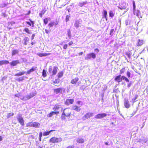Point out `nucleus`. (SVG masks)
<instances>
[{
	"label": "nucleus",
	"instance_id": "f257e3e1",
	"mask_svg": "<svg viewBox=\"0 0 148 148\" xmlns=\"http://www.w3.org/2000/svg\"><path fill=\"white\" fill-rule=\"evenodd\" d=\"M58 70V68L56 66H50L48 71L52 76H53L56 74Z\"/></svg>",
	"mask_w": 148,
	"mask_h": 148
},
{
	"label": "nucleus",
	"instance_id": "f03ea898",
	"mask_svg": "<svg viewBox=\"0 0 148 148\" xmlns=\"http://www.w3.org/2000/svg\"><path fill=\"white\" fill-rule=\"evenodd\" d=\"M62 138H57L54 137L51 138L49 140V142L52 143H57L61 142Z\"/></svg>",
	"mask_w": 148,
	"mask_h": 148
},
{
	"label": "nucleus",
	"instance_id": "7ed1b4c3",
	"mask_svg": "<svg viewBox=\"0 0 148 148\" xmlns=\"http://www.w3.org/2000/svg\"><path fill=\"white\" fill-rule=\"evenodd\" d=\"M62 113L63 115L68 117L70 116V115L71 114V110L69 108H65L64 109Z\"/></svg>",
	"mask_w": 148,
	"mask_h": 148
},
{
	"label": "nucleus",
	"instance_id": "20e7f679",
	"mask_svg": "<svg viewBox=\"0 0 148 148\" xmlns=\"http://www.w3.org/2000/svg\"><path fill=\"white\" fill-rule=\"evenodd\" d=\"M17 120L21 125L23 126L24 125V121L22 115L21 114H18L16 116Z\"/></svg>",
	"mask_w": 148,
	"mask_h": 148
},
{
	"label": "nucleus",
	"instance_id": "39448f33",
	"mask_svg": "<svg viewBox=\"0 0 148 148\" xmlns=\"http://www.w3.org/2000/svg\"><path fill=\"white\" fill-rule=\"evenodd\" d=\"M96 55L95 53H91L87 54L85 57V59L86 60H88L90 59L91 58L93 59H95L96 58Z\"/></svg>",
	"mask_w": 148,
	"mask_h": 148
},
{
	"label": "nucleus",
	"instance_id": "423d86ee",
	"mask_svg": "<svg viewBox=\"0 0 148 148\" xmlns=\"http://www.w3.org/2000/svg\"><path fill=\"white\" fill-rule=\"evenodd\" d=\"M65 91V89L62 88H58L54 89V92L56 94H58L59 93H63Z\"/></svg>",
	"mask_w": 148,
	"mask_h": 148
},
{
	"label": "nucleus",
	"instance_id": "0eeeda50",
	"mask_svg": "<svg viewBox=\"0 0 148 148\" xmlns=\"http://www.w3.org/2000/svg\"><path fill=\"white\" fill-rule=\"evenodd\" d=\"M107 116V114L106 113H100L96 115L95 116V118L96 119H101Z\"/></svg>",
	"mask_w": 148,
	"mask_h": 148
},
{
	"label": "nucleus",
	"instance_id": "6e6552de",
	"mask_svg": "<svg viewBox=\"0 0 148 148\" xmlns=\"http://www.w3.org/2000/svg\"><path fill=\"white\" fill-rule=\"evenodd\" d=\"M72 109L74 110L77 112H79L81 110V108L79 106H78L76 105H74L73 106Z\"/></svg>",
	"mask_w": 148,
	"mask_h": 148
},
{
	"label": "nucleus",
	"instance_id": "1a4fd4ad",
	"mask_svg": "<svg viewBox=\"0 0 148 148\" xmlns=\"http://www.w3.org/2000/svg\"><path fill=\"white\" fill-rule=\"evenodd\" d=\"M81 24V22L79 20H76L75 21L74 24V26L77 28L80 27V24Z\"/></svg>",
	"mask_w": 148,
	"mask_h": 148
},
{
	"label": "nucleus",
	"instance_id": "9d476101",
	"mask_svg": "<svg viewBox=\"0 0 148 148\" xmlns=\"http://www.w3.org/2000/svg\"><path fill=\"white\" fill-rule=\"evenodd\" d=\"M74 101V99H67L66 100L65 104L66 105L68 106L70 104H73Z\"/></svg>",
	"mask_w": 148,
	"mask_h": 148
},
{
	"label": "nucleus",
	"instance_id": "9b49d317",
	"mask_svg": "<svg viewBox=\"0 0 148 148\" xmlns=\"http://www.w3.org/2000/svg\"><path fill=\"white\" fill-rule=\"evenodd\" d=\"M114 80L116 81L119 83L121 82L123 80V79H122V76L121 77V75H118L114 79Z\"/></svg>",
	"mask_w": 148,
	"mask_h": 148
},
{
	"label": "nucleus",
	"instance_id": "f8f14e48",
	"mask_svg": "<svg viewBox=\"0 0 148 148\" xmlns=\"http://www.w3.org/2000/svg\"><path fill=\"white\" fill-rule=\"evenodd\" d=\"M124 106L127 108H129L130 107V105L129 103V101L127 99H125L124 100Z\"/></svg>",
	"mask_w": 148,
	"mask_h": 148
},
{
	"label": "nucleus",
	"instance_id": "ddd939ff",
	"mask_svg": "<svg viewBox=\"0 0 148 148\" xmlns=\"http://www.w3.org/2000/svg\"><path fill=\"white\" fill-rule=\"evenodd\" d=\"M20 62L19 60L13 61L12 62L10 63V64L11 66H15L18 64H19Z\"/></svg>",
	"mask_w": 148,
	"mask_h": 148
},
{
	"label": "nucleus",
	"instance_id": "4468645a",
	"mask_svg": "<svg viewBox=\"0 0 148 148\" xmlns=\"http://www.w3.org/2000/svg\"><path fill=\"white\" fill-rule=\"evenodd\" d=\"M36 67H33L31 69L27 71L26 73V74H30L31 73L36 70Z\"/></svg>",
	"mask_w": 148,
	"mask_h": 148
},
{
	"label": "nucleus",
	"instance_id": "2eb2a0df",
	"mask_svg": "<svg viewBox=\"0 0 148 148\" xmlns=\"http://www.w3.org/2000/svg\"><path fill=\"white\" fill-rule=\"evenodd\" d=\"M60 108H61L62 109V108L61 107V105L57 104L55 105L53 109L54 111H57Z\"/></svg>",
	"mask_w": 148,
	"mask_h": 148
},
{
	"label": "nucleus",
	"instance_id": "dca6fc26",
	"mask_svg": "<svg viewBox=\"0 0 148 148\" xmlns=\"http://www.w3.org/2000/svg\"><path fill=\"white\" fill-rule=\"evenodd\" d=\"M144 43V41L143 40H140L138 39V41L137 45L138 46H141Z\"/></svg>",
	"mask_w": 148,
	"mask_h": 148
},
{
	"label": "nucleus",
	"instance_id": "f3484780",
	"mask_svg": "<svg viewBox=\"0 0 148 148\" xmlns=\"http://www.w3.org/2000/svg\"><path fill=\"white\" fill-rule=\"evenodd\" d=\"M93 114V113L88 112L85 115V116L86 119H88L90 118V117L92 116Z\"/></svg>",
	"mask_w": 148,
	"mask_h": 148
},
{
	"label": "nucleus",
	"instance_id": "a211bd4d",
	"mask_svg": "<svg viewBox=\"0 0 148 148\" xmlns=\"http://www.w3.org/2000/svg\"><path fill=\"white\" fill-rule=\"evenodd\" d=\"M79 79V78L77 77H76L71 80V83L72 84H75L78 81Z\"/></svg>",
	"mask_w": 148,
	"mask_h": 148
},
{
	"label": "nucleus",
	"instance_id": "6ab92c4d",
	"mask_svg": "<svg viewBox=\"0 0 148 148\" xmlns=\"http://www.w3.org/2000/svg\"><path fill=\"white\" fill-rule=\"evenodd\" d=\"M9 63L8 61L7 60H2L0 61V66L4 64H7Z\"/></svg>",
	"mask_w": 148,
	"mask_h": 148
},
{
	"label": "nucleus",
	"instance_id": "aec40b11",
	"mask_svg": "<svg viewBox=\"0 0 148 148\" xmlns=\"http://www.w3.org/2000/svg\"><path fill=\"white\" fill-rule=\"evenodd\" d=\"M19 52L18 50L17 49H14L12 51V55L13 56L17 54H18Z\"/></svg>",
	"mask_w": 148,
	"mask_h": 148
},
{
	"label": "nucleus",
	"instance_id": "412c9836",
	"mask_svg": "<svg viewBox=\"0 0 148 148\" xmlns=\"http://www.w3.org/2000/svg\"><path fill=\"white\" fill-rule=\"evenodd\" d=\"M33 127H39L40 125V124L36 122H33Z\"/></svg>",
	"mask_w": 148,
	"mask_h": 148
},
{
	"label": "nucleus",
	"instance_id": "4be33fe9",
	"mask_svg": "<svg viewBox=\"0 0 148 148\" xmlns=\"http://www.w3.org/2000/svg\"><path fill=\"white\" fill-rule=\"evenodd\" d=\"M24 40V44L25 45H26L27 44V42L29 40V39L27 37H25L23 39Z\"/></svg>",
	"mask_w": 148,
	"mask_h": 148
},
{
	"label": "nucleus",
	"instance_id": "5701e85b",
	"mask_svg": "<svg viewBox=\"0 0 148 148\" xmlns=\"http://www.w3.org/2000/svg\"><path fill=\"white\" fill-rule=\"evenodd\" d=\"M26 72L25 71H23L22 72H20L16 74L15 75V76H20L22 75H24Z\"/></svg>",
	"mask_w": 148,
	"mask_h": 148
},
{
	"label": "nucleus",
	"instance_id": "b1692460",
	"mask_svg": "<svg viewBox=\"0 0 148 148\" xmlns=\"http://www.w3.org/2000/svg\"><path fill=\"white\" fill-rule=\"evenodd\" d=\"M87 3V1L85 2H80L79 4V5L80 7H82L85 5Z\"/></svg>",
	"mask_w": 148,
	"mask_h": 148
},
{
	"label": "nucleus",
	"instance_id": "393cba45",
	"mask_svg": "<svg viewBox=\"0 0 148 148\" xmlns=\"http://www.w3.org/2000/svg\"><path fill=\"white\" fill-rule=\"evenodd\" d=\"M23 31H25L26 33L29 34H31L32 33L31 31L29 30L27 28H25Z\"/></svg>",
	"mask_w": 148,
	"mask_h": 148
},
{
	"label": "nucleus",
	"instance_id": "a878e982",
	"mask_svg": "<svg viewBox=\"0 0 148 148\" xmlns=\"http://www.w3.org/2000/svg\"><path fill=\"white\" fill-rule=\"evenodd\" d=\"M37 94V92L36 91L32 92L29 94V95L31 98L33 97Z\"/></svg>",
	"mask_w": 148,
	"mask_h": 148
},
{
	"label": "nucleus",
	"instance_id": "bb28decb",
	"mask_svg": "<svg viewBox=\"0 0 148 148\" xmlns=\"http://www.w3.org/2000/svg\"><path fill=\"white\" fill-rule=\"evenodd\" d=\"M53 130H51L48 132H44L43 133V136H45L47 135H48L52 131H53Z\"/></svg>",
	"mask_w": 148,
	"mask_h": 148
},
{
	"label": "nucleus",
	"instance_id": "cd10ccee",
	"mask_svg": "<svg viewBox=\"0 0 148 148\" xmlns=\"http://www.w3.org/2000/svg\"><path fill=\"white\" fill-rule=\"evenodd\" d=\"M31 98L29 95V94L26 95L24 97V99L26 100L29 99Z\"/></svg>",
	"mask_w": 148,
	"mask_h": 148
},
{
	"label": "nucleus",
	"instance_id": "c85d7f7f",
	"mask_svg": "<svg viewBox=\"0 0 148 148\" xmlns=\"http://www.w3.org/2000/svg\"><path fill=\"white\" fill-rule=\"evenodd\" d=\"M37 54L40 57L45 56L47 55V54H44L40 53H38Z\"/></svg>",
	"mask_w": 148,
	"mask_h": 148
},
{
	"label": "nucleus",
	"instance_id": "c756f323",
	"mask_svg": "<svg viewBox=\"0 0 148 148\" xmlns=\"http://www.w3.org/2000/svg\"><path fill=\"white\" fill-rule=\"evenodd\" d=\"M63 75V73L62 71H60L58 74V77L59 78L62 77Z\"/></svg>",
	"mask_w": 148,
	"mask_h": 148
},
{
	"label": "nucleus",
	"instance_id": "7c9ffc66",
	"mask_svg": "<svg viewBox=\"0 0 148 148\" xmlns=\"http://www.w3.org/2000/svg\"><path fill=\"white\" fill-rule=\"evenodd\" d=\"M24 80V76L20 77L16 79V80L18 82H20Z\"/></svg>",
	"mask_w": 148,
	"mask_h": 148
},
{
	"label": "nucleus",
	"instance_id": "2f4dec72",
	"mask_svg": "<svg viewBox=\"0 0 148 148\" xmlns=\"http://www.w3.org/2000/svg\"><path fill=\"white\" fill-rule=\"evenodd\" d=\"M77 142L79 143H82L84 142V140L83 139L79 138L77 140Z\"/></svg>",
	"mask_w": 148,
	"mask_h": 148
},
{
	"label": "nucleus",
	"instance_id": "473e14b6",
	"mask_svg": "<svg viewBox=\"0 0 148 148\" xmlns=\"http://www.w3.org/2000/svg\"><path fill=\"white\" fill-rule=\"evenodd\" d=\"M33 123L30 122L27 123L26 125V126L28 127H33Z\"/></svg>",
	"mask_w": 148,
	"mask_h": 148
},
{
	"label": "nucleus",
	"instance_id": "72a5a7b5",
	"mask_svg": "<svg viewBox=\"0 0 148 148\" xmlns=\"http://www.w3.org/2000/svg\"><path fill=\"white\" fill-rule=\"evenodd\" d=\"M122 79H123V80H125L127 82H129V80L127 77L125 76H122Z\"/></svg>",
	"mask_w": 148,
	"mask_h": 148
},
{
	"label": "nucleus",
	"instance_id": "f704fd0d",
	"mask_svg": "<svg viewBox=\"0 0 148 148\" xmlns=\"http://www.w3.org/2000/svg\"><path fill=\"white\" fill-rule=\"evenodd\" d=\"M119 8L121 10L126 9L127 10H128V8H127V9H126V7L125 6H124L123 7L121 6H120L119 7Z\"/></svg>",
	"mask_w": 148,
	"mask_h": 148
},
{
	"label": "nucleus",
	"instance_id": "c9c22d12",
	"mask_svg": "<svg viewBox=\"0 0 148 148\" xmlns=\"http://www.w3.org/2000/svg\"><path fill=\"white\" fill-rule=\"evenodd\" d=\"M42 75L44 77H45L47 76L46 71L45 70L43 69L42 72Z\"/></svg>",
	"mask_w": 148,
	"mask_h": 148
},
{
	"label": "nucleus",
	"instance_id": "e433bc0d",
	"mask_svg": "<svg viewBox=\"0 0 148 148\" xmlns=\"http://www.w3.org/2000/svg\"><path fill=\"white\" fill-rule=\"evenodd\" d=\"M67 35L70 38H71V31L69 29L67 31Z\"/></svg>",
	"mask_w": 148,
	"mask_h": 148
},
{
	"label": "nucleus",
	"instance_id": "4c0bfd02",
	"mask_svg": "<svg viewBox=\"0 0 148 148\" xmlns=\"http://www.w3.org/2000/svg\"><path fill=\"white\" fill-rule=\"evenodd\" d=\"M49 18H46L45 19H44L43 20L44 22V23L46 25L47 24L48 22V19H49Z\"/></svg>",
	"mask_w": 148,
	"mask_h": 148
},
{
	"label": "nucleus",
	"instance_id": "58836bf2",
	"mask_svg": "<svg viewBox=\"0 0 148 148\" xmlns=\"http://www.w3.org/2000/svg\"><path fill=\"white\" fill-rule=\"evenodd\" d=\"M54 25V23H51L48 25V26L49 27V29H50V31L51 29H50V28L51 27H52L53 25Z\"/></svg>",
	"mask_w": 148,
	"mask_h": 148
},
{
	"label": "nucleus",
	"instance_id": "ea45409f",
	"mask_svg": "<svg viewBox=\"0 0 148 148\" xmlns=\"http://www.w3.org/2000/svg\"><path fill=\"white\" fill-rule=\"evenodd\" d=\"M14 113H10L7 114V117L8 118H10L11 116H13L14 115Z\"/></svg>",
	"mask_w": 148,
	"mask_h": 148
},
{
	"label": "nucleus",
	"instance_id": "a19ab883",
	"mask_svg": "<svg viewBox=\"0 0 148 148\" xmlns=\"http://www.w3.org/2000/svg\"><path fill=\"white\" fill-rule=\"evenodd\" d=\"M114 15V14L112 11H110L109 12L110 16L111 17H113Z\"/></svg>",
	"mask_w": 148,
	"mask_h": 148
},
{
	"label": "nucleus",
	"instance_id": "79ce46f5",
	"mask_svg": "<svg viewBox=\"0 0 148 148\" xmlns=\"http://www.w3.org/2000/svg\"><path fill=\"white\" fill-rule=\"evenodd\" d=\"M6 5H7L6 4L4 3L1 4L0 5V7L3 8V7H4L5 6H6Z\"/></svg>",
	"mask_w": 148,
	"mask_h": 148
},
{
	"label": "nucleus",
	"instance_id": "37998d69",
	"mask_svg": "<svg viewBox=\"0 0 148 148\" xmlns=\"http://www.w3.org/2000/svg\"><path fill=\"white\" fill-rule=\"evenodd\" d=\"M65 115H64L63 114V113H62V115L61 116V118L63 120H65L66 119V118L65 117Z\"/></svg>",
	"mask_w": 148,
	"mask_h": 148
},
{
	"label": "nucleus",
	"instance_id": "c03bdc74",
	"mask_svg": "<svg viewBox=\"0 0 148 148\" xmlns=\"http://www.w3.org/2000/svg\"><path fill=\"white\" fill-rule=\"evenodd\" d=\"M54 114L52 112L47 115V116L50 117H51Z\"/></svg>",
	"mask_w": 148,
	"mask_h": 148
},
{
	"label": "nucleus",
	"instance_id": "a18cd8bd",
	"mask_svg": "<svg viewBox=\"0 0 148 148\" xmlns=\"http://www.w3.org/2000/svg\"><path fill=\"white\" fill-rule=\"evenodd\" d=\"M70 16L69 15H67L66 18V21L67 22L69 20Z\"/></svg>",
	"mask_w": 148,
	"mask_h": 148
},
{
	"label": "nucleus",
	"instance_id": "49530a36",
	"mask_svg": "<svg viewBox=\"0 0 148 148\" xmlns=\"http://www.w3.org/2000/svg\"><path fill=\"white\" fill-rule=\"evenodd\" d=\"M133 9L134 10L135 9L136 5H135V2L134 1H133Z\"/></svg>",
	"mask_w": 148,
	"mask_h": 148
},
{
	"label": "nucleus",
	"instance_id": "de8ad7c7",
	"mask_svg": "<svg viewBox=\"0 0 148 148\" xmlns=\"http://www.w3.org/2000/svg\"><path fill=\"white\" fill-rule=\"evenodd\" d=\"M114 31V29H111L110 32V35L111 36H112L113 35V34Z\"/></svg>",
	"mask_w": 148,
	"mask_h": 148
},
{
	"label": "nucleus",
	"instance_id": "09e8293b",
	"mask_svg": "<svg viewBox=\"0 0 148 148\" xmlns=\"http://www.w3.org/2000/svg\"><path fill=\"white\" fill-rule=\"evenodd\" d=\"M125 68H123L121 70H120V73L122 74L125 71Z\"/></svg>",
	"mask_w": 148,
	"mask_h": 148
},
{
	"label": "nucleus",
	"instance_id": "8fccbe9b",
	"mask_svg": "<svg viewBox=\"0 0 148 148\" xmlns=\"http://www.w3.org/2000/svg\"><path fill=\"white\" fill-rule=\"evenodd\" d=\"M107 14V12L106 10H104V15L105 17L106 18V16Z\"/></svg>",
	"mask_w": 148,
	"mask_h": 148
},
{
	"label": "nucleus",
	"instance_id": "3c124183",
	"mask_svg": "<svg viewBox=\"0 0 148 148\" xmlns=\"http://www.w3.org/2000/svg\"><path fill=\"white\" fill-rule=\"evenodd\" d=\"M127 76L128 77H130V72L127 71Z\"/></svg>",
	"mask_w": 148,
	"mask_h": 148
},
{
	"label": "nucleus",
	"instance_id": "603ef678",
	"mask_svg": "<svg viewBox=\"0 0 148 148\" xmlns=\"http://www.w3.org/2000/svg\"><path fill=\"white\" fill-rule=\"evenodd\" d=\"M67 47V44H65L64 45L63 47V48L64 49H66Z\"/></svg>",
	"mask_w": 148,
	"mask_h": 148
},
{
	"label": "nucleus",
	"instance_id": "864d4df0",
	"mask_svg": "<svg viewBox=\"0 0 148 148\" xmlns=\"http://www.w3.org/2000/svg\"><path fill=\"white\" fill-rule=\"evenodd\" d=\"M53 113V114H58L59 112H52Z\"/></svg>",
	"mask_w": 148,
	"mask_h": 148
},
{
	"label": "nucleus",
	"instance_id": "5fc2aeb1",
	"mask_svg": "<svg viewBox=\"0 0 148 148\" xmlns=\"http://www.w3.org/2000/svg\"><path fill=\"white\" fill-rule=\"evenodd\" d=\"M140 13V11L139 10H137V12L136 13V15L138 16L139 15V14Z\"/></svg>",
	"mask_w": 148,
	"mask_h": 148
},
{
	"label": "nucleus",
	"instance_id": "6e6d98bb",
	"mask_svg": "<svg viewBox=\"0 0 148 148\" xmlns=\"http://www.w3.org/2000/svg\"><path fill=\"white\" fill-rule=\"evenodd\" d=\"M45 32L47 33V34H48L49 33V31L48 30H47V29H45Z\"/></svg>",
	"mask_w": 148,
	"mask_h": 148
},
{
	"label": "nucleus",
	"instance_id": "4d7b16f0",
	"mask_svg": "<svg viewBox=\"0 0 148 148\" xmlns=\"http://www.w3.org/2000/svg\"><path fill=\"white\" fill-rule=\"evenodd\" d=\"M42 132H40V133H39V137H41L42 136Z\"/></svg>",
	"mask_w": 148,
	"mask_h": 148
},
{
	"label": "nucleus",
	"instance_id": "13d9d810",
	"mask_svg": "<svg viewBox=\"0 0 148 148\" xmlns=\"http://www.w3.org/2000/svg\"><path fill=\"white\" fill-rule=\"evenodd\" d=\"M73 44V42H72V41H71L69 43V45H71Z\"/></svg>",
	"mask_w": 148,
	"mask_h": 148
},
{
	"label": "nucleus",
	"instance_id": "bf43d9fd",
	"mask_svg": "<svg viewBox=\"0 0 148 148\" xmlns=\"http://www.w3.org/2000/svg\"><path fill=\"white\" fill-rule=\"evenodd\" d=\"M95 51L97 53H98L99 51V50L98 49H95Z\"/></svg>",
	"mask_w": 148,
	"mask_h": 148
},
{
	"label": "nucleus",
	"instance_id": "052dcab7",
	"mask_svg": "<svg viewBox=\"0 0 148 148\" xmlns=\"http://www.w3.org/2000/svg\"><path fill=\"white\" fill-rule=\"evenodd\" d=\"M35 34H33L32 37V40H33L34 39V38L35 36Z\"/></svg>",
	"mask_w": 148,
	"mask_h": 148
},
{
	"label": "nucleus",
	"instance_id": "680f3d73",
	"mask_svg": "<svg viewBox=\"0 0 148 148\" xmlns=\"http://www.w3.org/2000/svg\"><path fill=\"white\" fill-rule=\"evenodd\" d=\"M29 20L30 22L31 23H32V24H34V23L33 21H32L30 19H29Z\"/></svg>",
	"mask_w": 148,
	"mask_h": 148
},
{
	"label": "nucleus",
	"instance_id": "e2e57ef3",
	"mask_svg": "<svg viewBox=\"0 0 148 148\" xmlns=\"http://www.w3.org/2000/svg\"><path fill=\"white\" fill-rule=\"evenodd\" d=\"M81 102L80 101H78L77 102V104L79 105H80L81 104Z\"/></svg>",
	"mask_w": 148,
	"mask_h": 148
},
{
	"label": "nucleus",
	"instance_id": "0e129e2a",
	"mask_svg": "<svg viewBox=\"0 0 148 148\" xmlns=\"http://www.w3.org/2000/svg\"><path fill=\"white\" fill-rule=\"evenodd\" d=\"M131 83H128V84H127V86L128 87H130L131 86Z\"/></svg>",
	"mask_w": 148,
	"mask_h": 148
},
{
	"label": "nucleus",
	"instance_id": "69168bd1",
	"mask_svg": "<svg viewBox=\"0 0 148 148\" xmlns=\"http://www.w3.org/2000/svg\"><path fill=\"white\" fill-rule=\"evenodd\" d=\"M26 23L27 24H28L30 26H31V23L29 22H27V21L26 22Z\"/></svg>",
	"mask_w": 148,
	"mask_h": 148
},
{
	"label": "nucleus",
	"instance_id": "338daca9",
	"mask_svg": "<svg viewBox=\"0 0 148 148\" xmlns=\"http://www.w3.org/2000/svg\"><path fill=\"white\" fill-rule=\"evenodd\" d=\"M3 137L2 136H0V141H1L2 140Z\"/></svg>",
	"mask_w": 148,
	"mask_h": 148
},
{
	"label": "nucleus",
	"instance_id": "774afa93",
	"mask_svg": "<svg viewBox=\"0 0 148 148\" xmlns=\"http://www.w3.org/2000/svg\"><path fill=\"white\" fill-rule=\"evenodd\" d=\"M42 14L41 13H40L39 14V16L40 17H42Z\"/></svg>",
	"mask_w": 148,
	"mask_h": 148
}]
</instances>
